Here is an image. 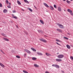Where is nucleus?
I'll return each instance as SVG.
<instances>
[{"mask_svg":"<svg viewBox=\"0 0 73 73\" xmlns=\"http://www.w3.org/2000/svg\"><path fill=\"white\" fill-rule=\"evenodd\" d=\"M64 57V55L62 54H60L58 56V57L59 58H62Z\"/></svg>","mask_w":73,"mask_h":73,"instance_id":"obj_1","label":"nucleus"},{"mask_svg":"<svg viewBox=\"0 0 73 73\" xmlns=\"http://www.w3.org/2000/svg\"><path fill=\"white\" fill-rule=\"evenodd\" d=\"M59 26L60 28L61 29L64 28V27L63 25H62V24H60V23H58L57 24Z\"/></svg>","mask_w":73,"mask_h":73,"instance_id":"obj_2","label":"nucleus"},{"mask_svg":"<svg viewBox=\"0 0 73 73\" xmlns=\"http://www.w3.org/2000/svg\"><path fill=\"white\" fill-rule=\"evenodd\" d=\"M52 66H54V67H55V68H60V66L56 64H52Z\"/></svg>","mask_w":73,"mask_h":73,"instance_id":"obj_3","label":"nucleus"},{"mask_svg":"<svg viewBox=\"0 0 73 73\" xmlns=\"http://www.w3.org/2000/svg\"><path fill=\"white\" fill-rule=\"evenodd\" d=\"M24 51L25 52H27V53H29V54H31V51H29L27 49H25Z\"/></svg>","mask_w":73,"mask_h":73,"instance_id":"obj_4","label":"nucleus"},{"mask_svg":"<svg viewBox=\"0 0 73 73\" xmlns=\"http://www.w3.org/2000/svg\"><path fill=\"white\" fill-rule=\"evenodd\" d=\"M40 41H41L42 42H47L46 40L42 38H41L40 39Z\"/></svg>","mask_w":73,"mask_h":73,"instance_id":"obj_5","label":"nucleus"},{"mask_svg":"<svg viewBox=\"0 0 73 73\" xmlns=\"http://www.w3.org/2000/svg\"><path fill=\"white\" fill-rule=\"evenodd\" d=\"M56 61H57V62H59L60 61H62V59H56Z\"/></svg>","mask_w":73,"mask_h":73,"instance_id":"obj_6","label":"nucleus"},{"mask_svg":"<svg viewBox=\"0 0 73 73\" xmlns=\"http://www.w3.org/2000/svg\"><path fill=\"white\" fill-rule=\"evenodd\" d=\"M43 4H44V5L46 6V7H47V8H49V6H48V5L47 4H46V3H44Z\"/></svg>","mask_w":73,"mask_h":73,"instance_id":"obj_7","label":"nucleus"},{"mask_svg":"<svg viewBox=\"0 0 73 73\" xmlns=\"http://www.w3.org/2000/svg\"><path fill=\"white\" fill-rule=\"evenodd\" d=\"M46 54L47 56H51L50 54L47 52L46 53Z\"/></svg>","mask_w":73,"mask_h":73,"instance_id":"obj_8","label":"nucleus"},{"mask_svg":"<svg viewBox=\"0 0 73 73\" xmlns=\"http://www.w3.org/2000/svg\"><path fill=\"white\" fill-rule=\"evenodd\" d=\"M7 12H8V11H7V10L6 9H4L3 10V12L4 13H7Z\"/></svg>","mask_w":73,"mask_h":73,"instance_id":"obj_9","label":"nucleus"},{"mask_svg":"<svg viewBox=\"0 0 73 73\" xmlns=\"http://www.w3.org/2000/svg\"><path fill=\"white\" fill-rule=\"evenodd\" d=\"M32 60H33V61H35V60H37V58H36L33 57L32 58Z\"/></svg>","mask_w":73,"mask_h":73,"instance_id":"obj_10","label":"nucleus"},{"mask_svg":"<svg viewBox=\"0 0 73 73\" xmlns=\"http://www.w3.org/2000/svg\"><path fill=\"white\" fill-rule=\"evenodd\" d=\"M56 30L58 32H62V30L61 29H57Z\"/></svg>","mask_w":73,"mask_h":73,"instance_id":"obj_11","label":"nucleus"},{"mask_svg":"<svg viewBox=\"0 0 73 73\" xmlns=\"http://www.w3.org/2000/svg\"><path fill=\"white\" fill-rule=\"evenodd\" d=\"M3 39L4 40H5V41H9V39L6 38H3Z\"/></svg>","mask_w":73,"mask_h":73,"instance_id":"obj_12","label":"nucleus"},{"mask_svg":"<svg viewBox=\"0 0 73 73\" xmlns=\"http://www.w3.org/2000/svg\"><path fill=\"white\" fill-rule=\"evenodd\" d=\"M0 66H2V67H3V68H4V65L3 64L0 63Z\"/></svg>","mask_w":73,"mask_h":73,"instance_id":"obj_13","label":"nucleus"},{"mask_svg":"<svg viewBox=\"0 0 73 73\" xmlns=\"http://www.w3.org/2000/svg\"><path fill=\"white\" fill-rule=\"evenodd\" d=\"M24 1L25 3H27V4H29V2L27 0H24Z\"/></svg>","mask_w":73,"mask_h":73,"instance_id":"obj_14","label":"nucleus"},{"mask_svg":"<svg viewBox=\"0 0 73 73\" xmlns=\"http://www.w3.org/2000/svg\"><path fill=\"white\" fill-rule=\"evenodd\" d=\"M67 11L68 12H70V13L72 12V11L71 10L69 9H67Z\"/></svg>","mask_w":73,"mask_h":73,"instance_id":"obj_15","label":"nucleus"},{"mask_svg":"<svg viewBox=\"0 0 73 73\" xmlns=\"http://www.w3.org/2000/svg\"><path fill=\"white\" fill-rule=\"evenodd\" d=\"M36 53L38 54V55H40V56H42L43 55V54L42 53H39V52H37Z\"/></svg>","mask_w":73,"mask_h":73,"instance_id":"obj_16","label":"nucleus"},{"mask_svg":"<svg viewBox=\"0 0 73 73\" xmlns=\"http://www.w3.org/2000/svg\"><path fill=\"white\" fill-rule=\"evenodd\" d=\"M66 47L68 49H70V46H69V45H67Z\"/></svg>","mask_w":73,"mask_h":73,"instance_id":"obj_17","label":"nucleus"},{"mask_svg":"<svg viewBox=\"0 0 73 73\" xmlns=\"http://www.w3.org/2000/svg\"><path fill=\"white\" fill-rule=\"evenodd\" d=\"M58 11H61V8L60 7H58Z\"/></svg>","mask_w":73,"mask_h":73,"instance_id":"obj_18","label":"nucleus"},{"mask_svg":"<svg viewBox=\"0 0 73 73\" xmlns=\"http://www.w3.org/2000/svg\"><path fill=\"white\" fill-rule=\"evenodd\" d=\"M50 8L51 10H54V9L53 8V7L52 6H50Z\"/></svg>","mask_w":73,"mask_h":73,"instance_id":"obj_19","label":"nucleus"},{"mask_svg":"<svg viewBox=\"0 0 73 73\" xmlns=\"http://www.w3.org/2000/svg\"><path fill=\"white\" fill-rule=\"evenodd\" d=\"M31 49L34 52H36V50L33 48H31Z\"/></svg>","mask_w":73,"mask_h":73,"instance_id":"obj_20","label":"nucleus"},{"mask_svg":"<svg viewBox=\"0 0 73 73\" xmlns=\"http://www.w3.org/2000/svg\"><path fill=\"white\" fill-rule=\"evenodd\" d=\"M40 22H41V23L42 24H44V22L43 21L40 20Z\"/></svg>","mask_w":73,"mask_h":73,"instance_id":"obj_21","label":"nucleus"},{"mask_svg":"<svg viewBox=\"0 0 73 73\" xmlns=\"http://www.w3.org/2000/svg\"><path fill=\"white\" fill-rule=\"evenodd\" d=\"M34 66H35V67H36V68H37V67H38V66H39V65H38L37 64H34Z\"/></svg>","mask_w":73,"mask_h":73,"instance_id":"obj_22","label":"nucleus"},{"mask_svg":"<svg viewBox=\"0 0 73 73\" xmlns=\"http://www.w3.org/2000/svg\"><path fill=\"white\" fill-rule=\"evenodd\" d=\"M17 3L19 5H21V3L19 1H17Z\"/></svg>","mask_w":73,"mask_h":73,"instance_id":"obj_23","label":"nucleus"},{"mask_svg":"<svg viewBox=\"0 0 73 73\" xmlns=\"http://www.w3.org/2000/svg\"><path fill=\"white\" fill-rule=\"evenodd\" d=\"M66 1L67 3L69 4H70V3L71 2H70V1H69L68 0H67Z\"/></svg>","mask_w":73,"mask_h":73,"instance_id":"obj_24","label":"nucleus"},{"mask_svg":"<svg viewBox=\"0 0 73 73\" xmlns=\"http://www.w3.org/2000/svg\"><path fill=\"white\" fill-rule=\"evenodd\" d=\"M23 73H28V72L25 70H23Z\"/></svg>","mask_w":73,"mask_h":73,"instance_id":"obj_25","label":"nucleus"},{"mask_svg":"<svg viewBox=\"0 0 73 73\" xmlns=\"http://www.w3.org/2000/svg\"><path fill=\"white\" fill-rule=\"evenodd\" d=\"M13 18H14V19H17V17L16 16H14L12 17Z\"/></svg>","mask_w":73,"mask_h":73,"instance_id":"obj_26","label":"nucleus"},{"mask_svg":"<svg viewBox=\"0 0 73 73\" xmlns=\"http://www.w3.org/2000/svg\"><path fill=\"white\" fill-rule=\"evenodd\" d=\"M2 35H3V36H5V37H6L7 36H6V35L3 34V33H2L1 34Z\"/></svg>","mask_w":73,"mask_h":73,"instance_id":"obj_27","label":"nucleus"},{"mask_svg":"<svg viewBox=\"0 0 73 73\" xmlns=\"http://www.w3.org/2000/svg\"><path fill=\"white\" fill-rule=\"evenodd\" d=\"M16 57L18 58H20V56L19 55H17L16 56Z\"/></svg>","mask_w":73,"mask_h":73,"instance_id":"obj_28","label":"nucleus"},{"mask_svg":"<svg viewBox=\"0 0 73 73\" xmlns=\"http://www.w3.org/2000/svg\"><path fill=\"white\" fill-rule=\"evenodd\" d=\"M38 32L39 33H42V31L41 30H38Z\"/></svg>","mask_w":73,"mask_h":73,"instance_id":"obj_29","label":"nucleus"},{"mask_svg":"<svg viewBox=\"0 0 73 73\" xmlns=\"http://www.w3.org/2000/svg\"><path fill=\"white\" fill-rule=\"evenodd\" d=\"M6 3H7V4H9V2L8 1V0H7L6 1Z\"/></svg>","mask_w":73,"mask_h":73,"instance_id":"obj_30","label":"nucleus"},{"mask_svg":"<svg viewBox=\"0 0 73 73\" xmlns=\"http://www.w3.org/2000/svg\"><path fill=\"white\" fill-rule=\"evenodd\" d=\"M29 10L30 11V12H32L33 11L32 10V9H31L29 8Z\"/></svg>","mask_w":73,"mask_h":73,"instance_id":"obj_31","label":"nucleus"},{"mask_svg":"<svg viewBox=\"0 0 73 73\" xmlns=\"http://www.w3.org/2000/svg\"><path fill=\"white\" fill-rule=\"evenodd\" d=\"M7 7H8V8H11V6L10 5L9 6V5L7 6Z\"/></svg>","mask_w":73,"mask_h":73,"instance_id":"obj_32","label":"nucleus"},{"mask_svg":"<svg viewBox=\"0 0 73 73\" xmlns=\"http://www.w3.org/2000/svg\"><path fill=\"white\" fill-rule=\"evenodd\" d=\"M64 38L65 39H66V40H69V38L66 37H64Z\"/></svg>","mask_w":73,"mask_h":73,"instance_id":"obj_33","label":"nucleus"},{"mask_svg":"<svg viewBox=\"0 0 73 73\" xmlns=\"http://www.w3.org/2000/svg\"><path fill=\"white\" fill-rule=\"evenodd\" d=\"M54 8H57V7L56 6V5H54Z\"/></svg>","mask_w":73,"mask_h":73,"instance_id":"obj_34","label":"nucleus"},{"mask_svg":"<svg viewBox=\"0 0 73 73\" xmlns=\"http://www.w3.org/2000/svg\"><path fill=\"white\" fill-rule=\"evenodd\" d=\"M3 5H2V4L0 3V7H2Z\"/></svg>","mask_w":73,"mask_h":73,"instance_id":"obj_35","label":"nucleus"},{"mask_svg":"<svg viewBox=\"0 0 73 73\" xmlns=\"http://www.w3.org/2000/svg\"><path fill=\"white\" fill-rule=\"evenodd\" d=\"M70 14L71 15L73 16V13L72 12L70 13Z\"/></svg>","mask_w":73,"mask_h":73,"instance_id":"obj_36","label":"nucleus"},{"mask_svg":"<svg viewBox=\"0 0 73 73\" xmlns=\"http://www.w3.org/2000/svg\"><path fill=\"white\" fill-rule=\"evenodd\" d=\"M25 33L26 35H28V33H27V32H25Z\"/></svg>","mask_w":73,"mask_h":73,"instance_id":"obj_37","label":"nucleus"},{"mask_svg":"<svg viewBox=\"0 0 73 73\" xmlns=\"http://www.w3.org/2000/svg\"><path fill=\"white\" fill-rule=\"evenodd\" d=\"M56 44H58V45H60V46H61V45L60 44H59L57 42H56Z\"/></svg>","mask_w":73,"mask_h":73,"instance_id":"obj_38","label":"nucleus"},{"mask_svg":"<svg viewBox=\"0 0 73 73\" xmlns=\"http://www.w3.org/2000/svg\"><path fill=\"white\" fill-rule=\"evenodd\" d=\"M70 58H71V59H72L73 60V57L72 56H70Z\"/></svg>","mask_w":73,"mask_h":73,"instance_id":"obj_39","label":"nucleus"},{"mask_svg":"<svg viewBox=\"0 0 73 73\" xmlns=\"http://www.w3.org/2000/svg\"><path fill=\"white\" fill-rule=\"evenodd\" d=\"M13 13H16V11L14 10L13 11Z\"/></svg>","mask_w":73,"mask_h":73,"instance_id":"obj_40","label":"nucleus"},{"mask_svg":"<svg viewBox=\"0 0 73 73\" xmlns=\"http://www.w3.org/2000/svg\"><path fill=\"white\" fill-rule=\"evenodd\" d=\"M56 41H57V42H60V40H56Z\"/></svg>","mask_w":73,"mask_h":73,"instance_id":"obj_41","label":"nucleus"},{"mask_svg":"<svg viewBox=\"0 0 73 73\" xmlns=\"http://www.w3.org/2000/svg\"><path fill=\"white\" fill-rule=\"evenodd\" d=\"M24 57H26V54H24Z\"/></svg>","mask_w":73,"mask_h":73,"instance_id":"obj_42","label":"nucleus"},{"mask_svg":"<svg viewBox=\"0 0 73 73\" xmlns=\"http://www.w3.org/2000/svg\"><path fill=\"white\" fill-rule=\"evenodd\" d=\"M67 34L68 35H71V34L70 33H68Z\"/></svg>","mask_w":73,"mask_h":73,"instance_id":"obj_43","label":"nucleus"},{"mask_svg":"<svg viewBox=\"0 0 73 73\" xmlns=\"http://www.w3.org/2000/svg\"><path fill=\"white\" fill-rule=\"evenodd\" d=\"M16 27L17 28H19V27H18V26L17 25H16Z\"/></svg>","mask_w":73,"mask_h":73,"instance_id":"obj_44","label":"nucleus"},{"mask_svg":"<svg viewBox=\"0 0 73 73\" xmlns=\"http://www.w3.org/2000/svg\"><path fill=\"white\" fill-rule=\"evenodd\" d=\"M1 51L2 53H4V52H3V50H1Z\"/></svg>","mask_w":73,"mask_h":73,"instance_id":"obj_45","label":"nucleus"},{"mask_svg":"<svg viewBox=\"0 0 73 73\" xmlns=\"http://www.w3.org/2000/svg\"><path fill=\"white\" fill-rule=\"evenodd\" d=\"M46 73H50L49 72H48V71H46L45 72Z\"/></svg>","mask_w":73,"mask_h":73,"instance_id":"obj_46","label":"nucleus"},{"mask_svg":"<svg viewBox=\"0 0 73 73\" xmlns=\"http://www.w3.org/2000/svg\"><path fill=\"white\" fill-rule=\"evenodd\" d=\"M62 73H64V71H62Z\"/></svg>","mask_w":73,"mask_h":73,"instance_id":"obj_47","label":"nucleus"},{"mask_svg":"<svg viewBox=\"0 0 73 73\" xmlns=\"http://www.w3.org/2000/svg\"><path fill=\"white\" fill-rule=\"evenodd\" d=\"M9 5H11V3H9Z\"/></svg>","mask_w":73,"mask_h":73,"instance_id":"obj_48","label":"nucleus"},{"mask_svg":"<svg viewBox=\"0 0 73 73\" xmlns=\"http://www.w3.org/2000/svg\"><path fill=\"white\" fill-rule=\"evenodd\" d=\"M63 1H66V0H62Z\"/></svg>","mask_w":73,"mask_h":73,"instance_id":"obj_49","label":"nucleus"},{"mask_svg":"<svg viewBox=\"0 0 73 73\" xmlns=\"http://www.w3.org/2000/svg\"><path fill=\"white\" fill-rule=\"evenodd\" d=\"M34 7L35 8H36V6H34Z\"/></svg>","mask_w":73,"mask_h":73,"instance_id":"obj_50","label":"nucleus"},{"mask_svg":"<svg viewBox=\"0 0 73 73\" xmlns=\"http://www.w3.org/2000/svg\"><path fill=\"white\" fill-rule=\"evenodd\" d=\"M12 16H14V15L12 14Z\"/></svg>","mask_w":73,"mask_h":73,"instance_id":"obj_51","label":"nucleus"},{"mask_svg":"<svg viewBox=\"0 0 73 73\" xmlns=\"http://www.w3.org/2000/svg\"><path fill=\"white\" fill-rule=\"evenodd\" d=\"M57 54H59V53H57Z\"/></svg>","mask_w":73,"mask_h":73,"instance_id":"obj_52","label":"nucleus"},{"mask_svg":"<svg viewBox=\"0 0 73 73\" xmlns=\"http://www.w3.org/2000/svg\"><path fill=\"white\" fill-rule=\"evenodd\" d=\"M70 0L71 1H73V0Z\"/></svg>","mask_w":73,"mask_h":73,"instance_id":"obj_53","label":"nucleus"},{"mask_svg":"<svg viewBox=\"0 0 73 73\" xmlns=\"http://www.w3.org/2000/svg\"><path fill=\"white\" fill-rule=\"evenodd\" d=\"M71 46H72V45H71Z\"/></svg>","mask_w":73,"mask_h":73,"instance_id":"obj_54","label":"nucleus"}]
</instances>
